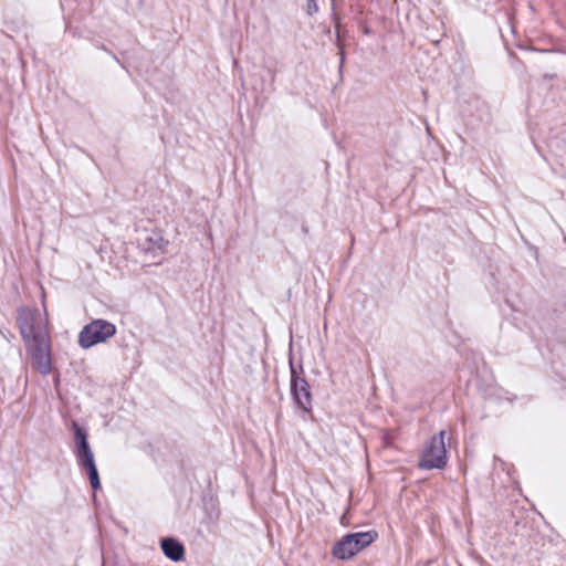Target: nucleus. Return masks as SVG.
I'll use <instances>...</instances> for the list:
<instances>
[{
    "instance_id": "nucleus-3",
    "label": "nucleus",
    "mask_w": 566,
    "mask_h": 566,
    "mask_svg": "<svg viewBox=\"0 0 566 566\" xmlns=\"http://www.w3.org/2000/svg\"><path fill=\"white\" fill-rule=\"evenodd\" d=\"M24 343L33 367L42 375L50 374L52 370L50 335L42 336L41 334Z\"/></svg>"
},
{
    "instance_id": "nucleus-2",
    "label": "nucleus",
    "mask_w": 566,
    "mask_h": 566,
    "mask_svg": "<svg viewBox=\"0 0 566 566\" xmlns=\"http://www.w3.org/2000/svg\"><path fill=\"white\" fill-rule=\"evenodd\" d=\"M17 323L24 342L50 335L46 328L48 318L39 310L22 307L18 312Z\"/></svg>"
},
{
    "instance_id": "nucleus-7",
    "label": "nucleus",
    "mask_w": 566,
    "mask_h": 566,
    "mask_svg": "<svg viewBox=\"0 0 566 566\" xmlns=\"http://www.w3.org/2000/svg\"><path fill=\"white\" fill-rule=\"evenodd\" d=\"M291 390L296 403L304 411H310L312 408L310 386L304 378L295 377L294 369H292Z\"/></svg>"
},
{
    "instance_id": "nucleus-10",
    "label": "nucleus",
    "mask_w": 566,
    "mask_h": 566,
    "mask_svg": "<svg viewBox=\"0 0 566 566\" xmlns=\"http://www.w3.org/2000/svg\"><path fill=\"white\" fill-rule=\"evenodd\" d=\"M318 11L316 0H307V12L308 14H313Z\"/></svg>"
},
{
    "instance_id": "nucleus-9",
    "label": "nucleus",
    "mask_w": 566,
    "mask_h": 566,
    "mask_svg": "<svg viewBox=\"0 0 566 566\" xmlns=\"http://www.w3.org/2000/svg\"><path fill=\"white\" fill-rule=\"evenodd\" d=\"M167 243L168 242L164 239L161 232L150 231L146 233L143 247L148 251H159L160 253H163L165 251Z\"/></svg>"
},
{
    "instance_id": "nucleus-5",
    "label": "nucleus",
    "mask_w": 566,
    "mask_h": 566,
    "mask_svg": "<svg viewBox=\"0 0 566 566\" xmlns=\"http://www.w3.org/2000/svg\"><path fill=\"white\" fill-rule=\"evenodd\" d=\"M377 537L376 532H358L347 534L337 542L333 548V554L339 559H347L359 553L363 548L369 546Z\"/></svg>"
},
{
    "instance_id": "nucleus-4",
    "label": "nucleus",
    "mask_w": 566,
    "mask_h": 566,
    "mask_svg": "<svg viewBox=\"0 0 566 566\" xmlns=\"http://www.w3.org/2000/svg\"><path fill=\"white\" fill-rule=\"evenodd\" d=\"M116 334V326L105 319H94L85 325L78 335V344L82 348H91L99 343H105Z\"/></svg>"
},
{
    "instance_id": "nucleus-8",
    "label": "nucleus",
    "mask_w": 566,
    "mask_h": 566,
    "mask_svg": "<svg viewBox=\"0 0 566 566\" xmlns=\"http://www.w3.org/2000/svg\"><path fill=\"white\" fill-rule=\"evenodd\" d=\"M160 547L165 556L172 562H179L185 556L184 545L172 537L163 538Z\"/></svg>"
},
{
    "instance_id": "nucleus-6",
    "label": "nucleus",
    "mask_w": 566,
    "mask_h": 566,
    "mask_svg": "<svg viewBox=\"0 0 566 566\" xmlns=\"http://www.w3.org/2000/svg\"><path fill=\"white\" fill-rule=\"evenodd\" d=\"M444 434L446 432L441 430L427 442L419 461L421 469H441L447 464Z\"/></svg>"
},
{
    "instance_id": "nucleus-1",
    "label": "nucleus",
    "mask_w": 566,
    "mask_h": 566,
    "mask_svg": "<svg viewBox=\"0 0 566 566\" xmlns=\"http://www.w3.org/2000/svg\"><path fill=\"white\" fill-rule=\"evenodd\" d=\"M72 428L74 431V453L77 460V463L81 468H83L88 475L91 486L94 490L101 488V481L98 471L94 460V453L91 449V446L87 440L86 431L75 421L72 423Z\"/></svg>"
}]
</instances>
